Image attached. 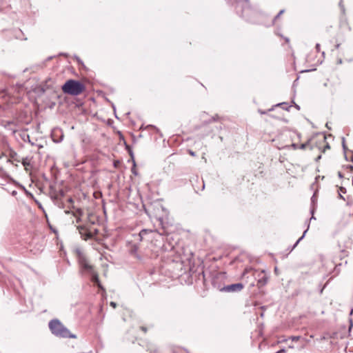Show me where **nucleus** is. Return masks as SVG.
<instances>
[{"label":"nucleus","mask_w":353,"mask_h":353,"mask_svg":"<svg viewBox=\"0 0 353 353\" xmlns=\"http://www.w3.org/2000/svg\"><path fill=\"white\" fill-rule=\"evenodd\" d=\"M76 252L81 270L89 273L92 276V281L97 284L99 288H102L97 272L94 270L93 267L89 264L84 254L79 249H77Z\"/></svg>","instance_id":"nucleus-1"},{"label":"nucleus","mask_w":353,"mask_h":353,"mask_svg":"<svg viewBox=\"0 0 353 353\" xmlns=\"http://www.w3.org/2000/svg\"><path fill=\"white\" fill-rule=\"evenodd\" d=\"M49 328L52 333L59 337L76 338V336L71 334L70 331L57 319L50 321Z\"/></svg>","instance_id":"nucleus-2"},{"label":"nucleus","mask_w":353,"mask_h":353,"mask_svg":"<svg viewBox=\"0 0 353 353\" xmlns=\"http://www.w3.org/2000/svg\"><path fill=\"white\" fill-rule=\"evenodd\" d=\"M61 89L65 94L77 96L83 92L85 86L79 81L70 79L62 85Z\"/></svg>","instance_id":"nucleus-3"},{"label":"nucleus","mask_w":353,"mask_h":353,"mask_svg":"<svg viewBox=\"0 0 353 353\" xmlns=\"http://www.w3.org/2000/svg\"><path fill=\"white\" fill-rule=\"evenodd\" d=\"M243 288V285L241 283H235L229 285H226L221 289V291L232 292H239Z\"/></svg>","instance_id":"nucleus-4"},{"label":"nucleus","mask_w":353,"mask_h":353,"mask_svg":"<svg viewBox=\"0 0 353 353\" xmlns=\"http://www.w3.org/2000/svg\"><path fill=\"white\" fill-rule=\"evenodd\" d=\"M77 229L79 230V234L83 239L86 240L92 236V233L88 232L86 228L83 226H79Z\"/></svg>","instance_id":"nucleus-5"},{"label":"nucleus","mask_w":353,"mask_h":353,"mask_svg":"<svg viewBox=\"0 0 353 353\" xmlns=\"http://www.w3.org/2000/svg\"><path fill=\"white\" fill-rule=\"evenodd\" d=\"M18 162L21 161L26 171L32 168L31 159L29 157L23 158L21 160L16 159Z\"/></svg>","instance_id":"nucleus-6"},{"label":"nucleus","mask_w":353,"mask_h":353,"mask_svg":"<svg viewBox=\"0 0 353 353\" xmlns=\"http://www.w3.org/2000/svg\"><path fill=\"white\" fill-rule=\"evenodd\" d=\"M241 3L245 4V8L243 10V14L244 16L245 14L246 10L248 9V2L247 1H245L244 2H243Z\"/></svg>","instance_id":"nucleus-7"},{"label":"nucleus","mask_w":353,"mask_h":353,"mask_svg":"<svg viewBox=\"0 0 353 353\" xmlns=\"http://www.w3.org/2000/svg\"><path fill=\"white\" fill-rule=\"evenodd\" d=\"M306 232H307V230H305V232H303V235H302V236H301V237L297 240V241L296 242V243H295V244H294V248L295 246H296V245H297V244H298V243H299V242H300V241L303 239V237H304V236H305V234Z\"/></svg>","instance_id":"nucleus-8"},{"label":"nucleus","mask_w":353,"mask_h":353,"mask_svg":"<svg viewBox=\"0 0 353 353\" xmlns=\"http://www.w3.org/2000/svg\"><path fill=\"white\" fill-rule=\"evenodd\" d=\"M300 336H292L291 337V339L293 341H297L298 340L300 339Z\"/></svg>","instance_id":"nucleus-9"},{"label":"nucleus","mask_w":353,"mask_h":353,"mask_svg":"<svg viewBox=\"0 0 353 353\" xmlns=\"http://www.w3.org/2000/svg\"><path fill=\"white\" fill-rule=\"evenodd\" d=\"M291 148H292L294 150H296L298 148V145L296 143H292L291 145H290Z\"/></svg>","instance_id":"nucleus-10"},{"label":"nucleus","mask_w":353,"mask_h":353,"mask_svg":"<svg viewBox=\"0 0 353 353\" xmlns=\"http://www.w3.org/2000/svg\"><path fill=\"white\" fill-rule=\"evenodd\" d=\"M339 6L341 7V11L344 12V6L342 5V2H340Z\"/></svg>","instance_id":"nucleus-11"},{"label":"nucleus","mask_w":353,"mask_h":353,"mask_svg":"<svg viewBox=\"0 0 353 353\" xmlns=\"http://www.w3.org/2000/svg\"><path fill=\"white\" fill-rule=\"evenodd\" d=\"M189 154L192 157H194L196 155L195 152L192 150H189Z\"/></svg>","instance_id":"nucleus-12"},{"label":"nucleus","mask_w":353,"mask_h":353,"mask_svg":"<svg viewBox=\"0 0 353 353\" xmlns=\"http://www.w3.org/2000/svg\"><path fill=\"white\" fill-rule=\"evenodd\" d=\"M250 269H248V268H246L244 272H243V275L245 276L249 271H250Z\"/></svg>","instance_id":"nucleus-13"},{"label":"nucleus","mask_w":353,"mask_h":353,"mask_svg":"<svg viewBox=\"0 0 353 353\" xmlns=\"http://www.w3.org/2000/svg\"><path fill=\"white\" fill-rule=\"evenodd\" d=\"M110 305L113 307V308H115L116 307V303L114 302H110Z\"/></svg>","instance_id":"nucleus-14"},{"label":"nucleus","mask_w":353,"mask_h":353,"mask_svg":"<svg viewBox=\"0 0 353 353\" xmlns=\"http://www.w3.org/2000/svg\"><path fill=\"white\" fill-rule=\"evenodd\" d=\"M283 12H284V10H281V11L279 12V13L277 14V16L275 17V19H276L277 17H279L281 14H283Z\"/></svg>","instance_id":"nucleus-15"},{"label":"nucleus","mask_w":353,"mask_h":353,"mask_svg":"<svg viewBox=\"0 0 353 353\" xmlns=\"http://www.w3.org/2000/svg\"><path fill=\"white\" fill-rule=\"evenodd\" d=\"M285 352V349H281V350H280L279 351H278V352H276L275 353H283Z\"/></svg>","instance_id":"nucleus-16"},{"label":"nucleus","mask_w":353,"mask_h":353,"mask_svg":"<svg viewBox=\"0 0 353 353\" xmlns=\"http://www.w3.org/2000/svg\"><path fill=\"white\" fill-rule=\"evenodd\" d=\"M316 50H317V51H319V49H320V44L317 43V44L316 45Z\"/></svg>","instance_id":"nucleus-17"},{"label":"nucleus","mask_w":353,"mask_h":353,"mask_svg":"<svg viewBox=\"0 0 353 353\" xmlns=\"http://www.w3.org/2000/svg\"><path fill=\"white\" fill-rule=\"evenodd\" d=\"M300 148L301 149H305V144L301 145Z\"/></svg>","instance_id":"nucleus-18"},{"label":"nucleus","mask_w":353,"mask_h":353,"mask_svg":"<svg viewBox=\"0 0 353 353\" xmlns=\"http://www.w3.org/2000/svg\"><path fill=\"white\" fill-rule=\"evenodd\" d=\"M289 347H290V348H294V346H293L292 345H290L289 346Z\"/></svg>","instance_id":"nucleus-19"},{"label":"nucleus","mask_w":353,"mask_h":353,"mask_svg":"<svg viewBox=\"0 0 353 353\" xmlns=\"http://www.w3.org/2000/svg\"><path fill=\"white\" fill-rule=\"evenodd\" d=\"M141 329H142L144 332H145V330H145V327H143Z\"/></svg>","instance_id":"nucleus-20"},{"label":"nucleus","mask_w":353,"mask_h":353,"mask_svg":"<svg viewBox=\"0 0 353 353\" xmlns=\"http://www.w3.org/2000/svg\"><path fill=\"white\" fill-rule=\"evenodd\" d=\"M312 201L314 202V196L312 197Z\"/></svg>","instance_id":"nucleus-21"}]
</instances>
